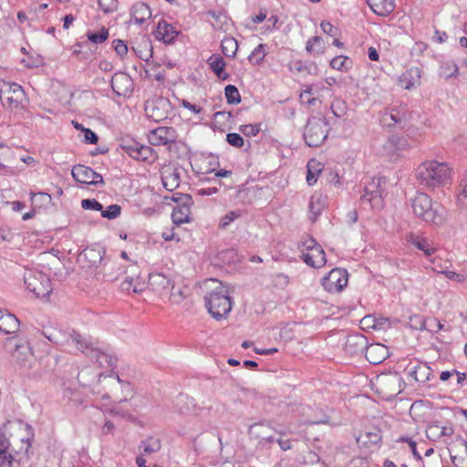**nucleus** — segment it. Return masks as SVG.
Returning a JSON list of instances; mask_svg holds the SVG:
<instances>
[{
  "label": "nucleus",
  "mask_w": 467,
  "mask_h": 467,
  "mask_svg": "<svg viewBox=\"0 0 467 467\" xmlns=\"http://www.w3.org/2000/svg\"><path fill=\"white\" fill-rule=\"evenodd\" d=\"M102 377V373H99L92 368L86 367L82 368L78 374V381L83 387H90L93 383L99 382Z\"/></svg>",
  "instance_id": "nucleus-26"
},
{
  "label": "nucleus",
  "mask_w": 467,
  "mask_h": 467,
  "mask_svg": "<svg viewBox=\"0 0 467 467\" xmlns=\"http://www.w3.org/2000/svg\"><path fill=\"white\" fill-rule=\"evenodd\" d=\"M193 407V400L187 395L179 394L174 400V408L179 413H189Z\"/></svg>",
  "instance_id": "nucleus-34"
},
{
  "label": "nucleus",
  "mask_w": 467,
  "mask_h": 467,
  "mask_svg": "<svg viewBox=\"0 0 467 467\" xmlns=\"http://www.w3.org/2000/svg\"><path fill=\"white\" fill-rule=\"evenodd\" d=\"M186 297L184 289L181 287H175L174 285L171 289L170 300L173 304H180Z\"/></svg>",
  "instance_id": "nucleus-54"
},
{
  "label": "nucleus",
  "mask_w": 467,
  "mask_h": 467,
  "mask_svg": "<svg viewBox=\"0 0 467 467\" xmlns=\"http://www.w3.org/2000/svg\"><path fill=\"white\" fill-rule=\"evenodd\" d=\"M84 142L88 144H97L99 141V136L90 129H83Z\"/></svg>",
  "instance_id": "nucleus-62"
},
{
  "label": "nucleus",
  "mask_w": 467,
  "mask_h": 467,
  "mask_svg": "<svg viewBox=\"0 0 467 467\" xmlns=\"http://www.w3.org/2000/svg\"><path fill=\"white\" fill-rule=\"evenodd\" d=\"M421 78V70L417 67H411L400 77V83L405 89H410L420 85Z\"/></svg>",
  "instance_id": "nucleus-23"
},
{
  "label": "nucleus",
  "mask_w": 467,
  "mask_h": 467,
  "mask_svg": "<svg viewBox=\"0 0 467 467\" xmlns=\"http://www.w3.org/2000/svg\"><path fill=\"white\" fill-rule=\"evenodd\" d=\"M288 283L289 277L283 273H277L273 276V284L276 288L284 289Z\"/></svg>",
  "instance_id": "nucleus-56"
},
{
  "label": "nucleus",
  "mask_w": 467,
  "mask_h": 467,
  "mask_svg": "<svg viewBox=\"0 0 467 467\" xmlns=\"http://www.w3.org/2000/svg\"><path fill=\"white\" fill-rule=\"evenodd\" d=\"M386 150L392 154L397 150H404L409 148V143L406 138L401 136H391L384 145Z\"/></svg>",
  "instance_id": "nucleus-31"
},
{
  "label": "nucleus",
  "mask_w": 467,
  "mask_h": 467,
  "mask_svg": "<svg viewBox=\"0 0 467 467\" xmlns=\"http://www.w3.org/2000/svg\"><path fill=\"white\" fill-rule=\"evenodd\" d=\"M348 274L346 269L334 268L322 278L321 284L329 293H337L347 286Z\"/></svg>",
  "instance_id": "nucleus-9"
},
{
  "label": "nucleus",
  "mask_w": 467,
  "mask_h": 467,
  "mask_svg": "<svg viewBox=\"0 0 467 467\" xmlns=\"http://www.w3.org/2000/svg\"><path fill=\"white\" fill-rule=\"evenodd\" d=\"M111 88L118 96L129 97L133 90V80L126 73L118 72L111 78Z\"/></svg>",
  "instance_id": "nucleus-12"
},
{
  "label": "nucleus",
  "mask_w": 467,
  "mask_h": 467,
  "mask_svg": "<svg viewBox=\"0 0 467 467\" xmlns=\"http://www.w3.org/2000/svg\"><path fill=\"white\" fill-rule=\"evenodd\" d=\"M92 354V357L96 358V361L99 363L100 367L114 368L117 365L118 359L113 355L100 351L98 348H95Z\"/></svg>",
  "instance_id": "nucleus-35"
},
{
  "label": "nucleus",
  "mask_w": 467,
  "mask_h": 467,
  "mask_svg": "<svg viewBox=\"0 0 467 467\" xmlns=\"http://www.w3.org/2000/svg\"><path fill=\"white\" fill-rule=\"evenodd\" d=\"M208 64L213 73L221 79L225 80L229 78V74L224 71L225 62L220 56H212L208 59Z\"/></svg>",
  "instance_id": "nucleus-30"
},
{
  "label": "nucleus",
  "mask_w": 467,
  "mask_h": 467,
  "mask_svg": "<svg viewBox=\"0 0 467 467\" xmlns=\"http://www.w3.org/2000/svg\"><path fill=\"white\" fill-rule=\"evenodd\" d=\"M271 431V428L267 423L258 422L250 426L248 433L251 438L256 440H265L266 434Z\"/></svg>",
  "instance_id": "nucleus-36"
},
{
  "label": "nucleus",
  "mask_w": 467,
  "mask_h": 467,
  "mask_svg": "<svg viewBox=\"0 0 467 467\" xmlns=\"http://www.w3.org/2000/svg\"><path fill=\"white\" fill-rule=\"evenodd\" d=\"M325 203L321 194H314L309 202L308 208L310 213L313 215L311 220L316 221L317 217L321 214Z\"/></svg>",
  "instance_id": "nucleus-38"
},
{
  "label": "nucleus",
  "mask_w": 467,
  "mask_h": 467,
  "mask_svg": "<svg viewBox=\"0 0 467 467\" xmlns=\"http://www.w3.org/2000/svg\"><path fill=\"white\" fill-rule=\"evenodd\" d=\"M266 56L265 46L258 45L249 55L248 60L255 65H260Z\"/></svg>",
  "instance_id": "nucleus-43"
},
{
  "label": "nucleus",
  "mask_w": 467,
  "mask_h": 467,
  "mask_svg": "<svg viewBox=\"0 0 467 467\" xmlns=\"http://www.w3.org/2000/svg\"><path fill=\"white\" fill-rule=\"evenodd\" d=\"M240 131L246 137L256 136L260 132V124H246L240 127Z\"/></svg>",
  "instance_id": "nucleus-55"
},
{
  "label": "nucleus",
  "mask_w": 467,
  "mask_h": 467,
  "mask_svg": "<svg viewBox=\"0 0 467 467\" xmlns=\"http://www.w3.org/2000/svg\"><path fill=\"white\" fill-rule=\"evenodd\" d=\"M407 241L417 249L422 251L424 255L427 257L432 255L437 250V248L431 241L418 234H410L407 238Z\"/></svg>",
  "instance_id": "nucleus-20"
},
{
  "label": "nucleus",
  "mask_w": 467,
  "mask_h": 467,
  "mask_svg": "<svg viewBox=\"0 0 467 467\" xmlns=\"http://www.w3.org/2000/svg\"><path fill=\"white\" fill-rule=\"evenodd\" d=\"M426 435L429 440L433 441L441 439L440 432V424L437 421L429 424L426 429Z\"/></svg>",
  "instance_id": "nucleus-51"
},
{
  "label": "nucleus",
  "mask_w": 467,
  "mask_h": 467,
  "mask_svg": "<svg viewBox=\"0 0 467 467\" xmlns=\"http://www.w3.org/2000/svg\"><path fill=\"white\" fill-rule=\"evenodd\" d=\"M163 187L168 191H173L180 184V173L176 171L166 170L161 176Z\"/></svg>",
  "instance_id": "nucleus-33"
},
{
  "label": "nucleus",
  "mask_w": 467,
  "mask_h": 467,
  "mask_svg": "<svg viewBox=\"0 0 467 467\" xmlns=\"http://www.w3.org/2000/svg\"><path fill=\"white\" fill-rule=\"evenodd\" d=\"M302 260L313 268H319L327 262L326 254L320 244L313 238L301 243Z\"/></svg>",
  "instance_id": "nucleus-7"
},
{
  "label": "nucleus",
  "mask_w": 467,
  "mask_h": 467,
  "mask_svg": "<svg viewBox=\"0 0 467 467\" xmlns=\"http://www.w3.org/2000/svg\"><path fill=\"white\" fill-rule=\"evenodd\" d=\"M121 213V206L119 204H111L106 210L102 208L101 216L108 220H113L119 217Z\"/></svg>",
  "instance_id": "nucleus-48"
},
{
  "label": "nucleus",
  "mask_w": 467,
  "mask_h": 467,
  "mask_svg": "<svg viewBox=\"0 0 467 467\" xmlns=\"http://www.w3.org/2000/svg\"><path fill=\"white\" fill-rule=\"evenodd\" d=\"M409 375L411 376L415 381L424 384L431 379L432 376V369L427 363L419 362L409 370Z\"/></svg>",
  "instance_id": "nucleus-22"
},
{
  "label": "nucleus",
  "mask_w": 467,
  "mask_h": 467,
  "mask_svg": "<svg viewBox=\"0 0 467 467\" xmlns=\"http://www.w3.org/2000/svg\"><path fill=\"white\" fill-rule=\"evenodd\" d=\"M442 69L445 71L446 78L456 77L459 73L458 66L455 63H447L442 67Z\"/></svg>",
  "instance_id": "nucleus-63"
},
{
  "label": "nucleus",
  "mask_w": 467,
  "mask_h": 467,
  "mask_svg": "<svg viewBox=\"0 0 467 467\" xmlns=\"http://www.w3.org/2000/svg\"><path fill=\"white\" fill-rule=\"evenodd\" d=\"M164 200H171L174 202L177 203L176 206H185V205H192L193 201L190 194L187 193H181V192H175L171 197L165 196L163 198Z\"/></svg>",
  "instance_id": "nucleus-42"
},
{
  "label": "nucleus",
  "mask_w": 467,
  "mask_h": 467,
  "mask_svg": "<svg viewBox=\"0 0 467 467\" xmlns=\"http://www.w3.org/2000/svg\"><path fill=\"white\" fill-rule=\"evenodd\" d=\"M81 207L84 210L98 211L101 213L103 205L96 199H84L81 201Z\"/></svg>",
  "instance_id": "nucleus-53"
},
{
  "label": "nucleus",
  "mask_w": 467,
  "mask_h": 467,
  "mask_svg": "<svg viewBox=\"0 0 467 467\" xmlns=\"http://www.w3.org/2000/svg\"><path fill=\"white\" fill-rule=\"evenodd\" d=\"M161 449V441L157 437H148V453L155 452Z\"/></svg>",
  "instance_id": "nucleus-64"
},
{
  "label": "nucleus",
  "mask_w": 467,
  "mask_h": 467,
  "mask_svg": "<svg viewBox=\"0 0 467 467\" xmlns=\"http://www.w3.org/2000/svg\"><path fill=\"white\" fill-rule=\"evenodd\" d=\"M330 108L333 114L337 118L343 117L347 112L346 102L339 99H334Z\"/></svg>",
  "instance_id": "nucleus-49"
},
{
  "label": "nucleus",
  "mask_w": 467,
  "mask_h": 467,
  "mask_svg": "<svg viewBox=\"0 0 467 467\" xmlns=\"http://www.w3.org/2000/svg\"><path fill=\"white\" fill-rule=\"evenodd\" d=\"M367 347V337L360 334H355L348 337L345 344V350L354 356L365 353Z\"/></svg>",
  "instance_id": "nucleus-18"
},
{
  "label": "nucleus",
  "mask_w": 467,
  "mask_h": 467,
  "mask_svg": "<svg viewBox=\"0 0 467 467\" xmlns=\"http://www.w3.org/2000/svg\"><path fill=\"white\" fill-rule=\"evenodd\" d=\"M11 441L0 429V467H12L14 455L8 451Z\"/></svg>",
  "instance_id": "nucleus-21"
},
{
  "label": "nucleus",
  "mask_w": 467,
  "mask_h": 467,
  "mask_svg": "<svg viewBox=\"0 0 467 467\" xmlns=\"http://www.w3.org/2000/svg\"><path fill=\"white\" fill-rule=\"evenodd\" d=\"M170 285L169 279L162 274L155 273L148 275V287L156 292L166 289Z\"/></svg>",
  "instance_id": "nucleus-29"
},
{
  "label": "nucleus",
  "mask_w": 467,
  "mask_h": 467,
  "mask_svg": "<svg viewBox=\"0 0 467 467\" xmlns=\"http://www.w3.org/2000/svg\"><path fill=\"white\" fill-rule=\"evenodd\" d=\"M176 140V133L171 127H158L150 130L148 142L154 146L167 145Z\"/></svg>",
  "instance_id": "nucleus-11"
},
{
  "label": "nucleus",
  "mask_w": 467,
  "mask_h": 467,
  "mask_svg": "<svg viewBox=\"0 0 467 467\" xmlns=\"http://www.w3.org/2000/svg\"><path fill=\"white\" fill-rule=\"evenodd\" d=\"M328 123L324 118H312L305 127L304 139L309 147H318L327 139Z\"/></svg>",
  "instance_id": "nucleus-6"
},
{
  "label": "nucleus",
  "mask_w": 467,
  "mask_h": 467,
  "mask_svg": "<svg viewBox=\"0 0 467 467\" xmlns=\"http://www.w3.org/2000/svg\"><path fill=\"white\" fill-rule=\"evenodd\" d=\"M224 94L229 104H238L241 102V96L235 86L227 85L224 88Z\"/></svg>",
  "instance_id": "nucleus-45"
},
{
  "label": "nucleus",
  "mask_w": 467,
  "mask_h": 467,
  "mask_svg": "<svg viewBox=\"0 0 467 467\" xmlns=\"http://www.w3.org/2000/svg\"><path fill=\"white\" fill-rule=\"evenodd\" d=\"M122 147L131 158L135 160H146V157H142V150L144 149L143 144L137 141H130L126 142Z\"/></svg>",
  "instance_id": "nucleus-39"
},
{
  "label": "nucleus",
  "mask_w": 467,
  "mask_h": 467,
  "mask_svg": "<svg viewBox=\"0 0 467 467\" xmlns=\"http://www.w3.org/2000/svg\"><path fill=\"white\" fill-rule=\"evenodd\" d=\"M407 119L406 109L404 107L387 109L381 113L380 121L386 127L404 125Z\"/></svg>",
  "instance_id": "nucleus-14"
},
{
  "label": "nucleus",
  "mask_w": 467,
  "mask_h": 467,
  "mask_svg": "<svg viewBox=\"0 0 467 467\" xmlns=\"http://www.w3.org/2000/svg\"><path fill=\"white\" fill-rule=\"evenodd\" d=\"M121 288H122V290H126V291H130L132 289V291L136 294H141L145 290V286L143 284H140L139 282L133 284L132 278H130V279L127 278L121 284Z\"/></svg>",
  "instance_id": "nucleus-50"
},
{
  "label": "nucleus",
  "mask_w": 467,
  "mask_h": 467,
  "mask_svg": "<svg viewBox=\"0 0 467 467\" xmlns=\"http://www.w3.org/2000/svg\"><path fill=\"white\" fill-rule=\"evenodd\" d=\"M150 101L148 100V103ZM150 108L151 113H148V119L150 118L153 121L158 122L167 118L168 110L170 108L169 100L160 96L151 100L150 105L148 104V110Z\"/></svg>",
  "instance_id": "nucleus-16"
},
{
  "label": "nucleus",
  "mask_w": 467,
  "mask_h": 467,
  "mask_svg": "<svg viewBox=\"0 0 467 467\" xmlns=\"http://www.w3.org/2000/svg\"><path fill=\"white\" fill-rule=\"evenodd\" d=\"M105 251L99 247H87L78 257V261L82 267H98L103 260Z\"/></svg>",
  "instance_id": "nucleus-13"
},
{
  "label": "nucleus",
  "mask_w": 467,
  "mask_h": 467,
  "mask_svg": "<svg viewBox=\"0 0 467 467\" xmlns=\"http://www.w3.org/2000/svg\"><path fill=\"white\" fill-rule=\"evenodd\" d=\"M19 319L11 313L5 314L4 317H2V320L0 321V331L7 335L16 333L19 330Z\"/></svg>",
  "instance_id": "nucleus-28"
},
{
  "label": "nucleus",
  "mask_w": 467,
  "mask_h": 467,
  "mask_svg": "<svg viewBox=\"0 0 467 467\" xmlns=\"http://www.w3.org/2000/svg\"><path fill=\"white\" fill-rule=\"evenodd\" d=\"M46 337L56 345H65L69 343V334L65 335L60 331L54 330L50 334H45Z\"/></svg>",
  "instance_id": "nucleus-47"
},
{
  "label": "nucleus",
  "mask_w": 467,
  "mask_h": 467,
  "mask_svg": "<svg viewBox=\"0 0 467 467\" xmlns=\"http://www.w3.org/2000/svg\"><path fill=\"white\" fill-rule=\"evenodd\" d=\"M112 46L117 53L120 57H123L128 53V46L127 44L120 40V39H115L112 42Z\"/></svg>",
  "instance_id": "nucleus-60"
},
{
  "label": "nucleus",
  "mask_w": 467,
  "mask_h": 467,
  "mask_svg": "<svg viewBox=\"0 0 467 467\" xmlns=\"http://www.w3.org/2000/svg\"><path fill=\"white\" fill-rule=\"evenodd\" d=\"M241 216V213L238 211H231L226 213L221 220L220 226L222 228L227 227L232 222Z\"/></svg>",
  "instance_id": "nucleus-59"
},
{
  "label": "nucleus",
  "mask_w": 467,
  "mask_h": 467,
  "mask_svg": "<svg viewBox=\"0 0 467 467\" xmlns=\"http://www.w3.org/2000/svg\"><path fill=\"white\" fill-rule=\"evenodd\" d=\"M179 32L167 22H159L153 35L156 39L161 40L164 44H171L173 42Z\"/></svg>",
  "instance_id": "nucleus-19"
},
{
  "label": "nucleus",
  "mask_w": 467,
  "mask_h": 467,
  "mask_svg": "<svg viewBox=\"0 0 467 467\" xmlns=\"http://www.w3.org/2000/svg\"><path fill=\"white\" fill-rule=\"evenodd\" d=\"M226 141L234 147L241 148L244 145V139L243 137L234 132L228 133L226 135Z\"/></svg>",
  "instance_id": "nucleus-58"
},
{
  "label": "nucleus",
  "mask_w": 467,
  "mask_h": 467,
  "mask_svg": "<svg viewBox=\"0 0 467 467\" xmlns=\"http://www.w3.org/2000/svg\"><path fill=\"white\" fill-rule=\"evenodd\" d=\"M26 430L28 431L27 436L21 437L19 440V444H16V440H13V441H11V451L20 456L18 460L19 462L22 461L24 458L28 459L29 455L32 453L31 440L34 434L32 432V428L29 425H26Z\"/></svg>",
  "instance_id": "nucleus-15"
},
{
  "label": "nucleus",
  "mask_w": 467,
  "mask_h": 467,
  "mask_svg": "<svg viewBox=\"0 0 467 467\" xmlns=\"http://www.w3.org/2000/svg\"><path fill=\"white\" fill-rule=\"evenodd\" d=\"M312 95H313L312 88L308 87L306 89H305L304 91H302L300 93L299 99H300L301 103H305L309 106L314 105L317 99L312 97Z\"/></svg>",
  "instance_id": "nucleus-57"
},
{
  "label": "nucleus",
  "mask_w": 467,
  "mask_h": 467,
  "mask_svg": "<svg viewBox=\"0 0 467 467\" xmlns=\"http://www.w3.org/2000/svg\"><path fill=\"white\" fill-rule=\"evenodd\" d=\"M222 51L226 57H234L238 49V43L234 37H224L221 43Z\"/></svg>",
  "instance_id": "nucleus-41"
},
{
  "label": "nucleus",
  "mask_w": 467,
  "mask_h": 467,
  "mask_svg": "<svg viewBox=\"0 0 467 467\" xmlns=\"http://www.w3.org/2000/svg\"><path fill=\"white\" fill-rule=\"evenodd\" d=\"M88 39L94 44H100L106 41L109 37V30L106 27H102L99 31H88L87 32Z\"/></svg>",
  "instance_id": "nucleus-44"
},
{
  "label": "nucleus",
  "mask_w": 467,
  "mask_h": 467,
  "mask_svg": "<svg viewBox=\"0 0 467 467\" xmlns=\"http://www.w3.org/2000/svg\"><path fill=\"white\" fill-rule=\"evenodd\" d=\"M451 169L446 162L427 161L416 170L418 182L428 190H434L446 185L451 181Z\"/></svg>",
  "instance_id": "nucleus-2"
},
{
  "label": "nucleus",
  "mask_w": 467,
  "mask_h": 467,
  "mask_svg": "<svg viewBox=\"0 0 467 467\" xmlns=\"http://www.w3.org/2000/svg\"><path fill=\"white\" fill-rule=\"evenodd\" d=\"M70 340L75 343L78 350L87 355L92 354L96 348L88 337L80 335L75 330H72V332L69 333V341Z\"/></svg>",
  "instance_id": "nucleus-25"
},
{
  "label": "nucleus",
  "mask_w": 467,
  "mask_h": 467,
  "mask_svg": "<svg viewBox=\"0 0 467 467\" xmlns=\"http://www.w3.org/2000/svg\"><path fill=\"white\" fill-rule=\"evenodd\" d=\"M370 9L378 16H387L395 8L394 0H367Z\"/></svg>",
  "instance_id": "nucleus-24"
},
{
  "label": "nucleus",
  "mask_w": 467,
  "mask_h": 467,
  "mask_svg": "<svg viewBox=\"0 0 467 467\" xmlns=\"http://www.w3.org/2000/svg\"><path fill=\"white\" fill-rule=\"evenodd\" d=\"M191 206H175L171 213V219L174 224L181 225L190 222Z\"/></svg>",
  "instance_id": "nucleus-32"
},
{
  "label": "nucleus",
  "mask_w": 467,
  "mask_h": 467,
  "mask_svg": "<svg viewBox=\"0 0 467 467\" xmlns=\"http://www.w3.org/2000/svg\"><path fill=\"white\" fill-rule=\"evenodd\" d=\"M98 4L104 14L113 13L118 8V0H98Z\"/></svg>",
  "instance_id": "nucleus-52"
},
{
  "label": "nucleus",
  "mask_w": 467,
  "mask_h": 467,
  "mask_svg": "<svg viewBox=\"0 0 467 467\" xmlns=\"http://www.w3.org/2000/svg\"><path fill=\"white\" fill-rule=\"evenodd\" d=\"M0 100L4 107L11 110L24 109L26 101L22 87L15 82L0 81Z\"/></svg>",
  "instance_id": "nucleus-4"
},
{
  "label": "nucleus",
  "mask_w": 467,
  "mask_h": 467,
  "mask_svg": "<svg viewBox=\"0 0 467 467\" xmlns=\"http://www.w3.org/2000/svg\"><path fill=\"white\" fill-rule=\"evenodd\" d=\"M433 271L437 272V273H440V274H442L448 279L455 280L458 283H461V282L464 281V277H463L462 275L458 274V273L453 272V271H444V270H440V269H437V268H433Z\"/></svg>",
  "instance_id": "nucleus-61"
},
{
  "label": "nucleus",
  "mask_w": 467,
  "mask_h": 467,
  "mask_svg": "<svg viewBox=\"0 0 467 467\" xmlns=\"http://www.w3.org/2000/svg\"><path fill=\"white\" fill-rule=\"evenodd\" d=\"M348 62H349V64H351V62L349 61V58L348 57L337 56V57H335L330 61V67L333 69L347 71L350 67V65H348Z\"/></svg>",
  "instance_id": "nucleus-46"
},
{
  "label": "nucleus",
  "mask_w": 467,
  "mask_h": 467,
  "mask_svg": "<svg viewBox=\"0 0 467 467\" xmlns=\"http://www.w3.org/2000/svg\"><path fill=\"white\" fill-rule=\"evenodd\" d=\"M306 49L312 55L323 54L326 49L325 41L321 36H313L307 40Z\"/></svg>",
  "instance_id": "nucleus-37"
},
{
  "label": "nucleus",
  "mask_w": 467,
  "mask_h": 467,
  "mask_svg": "<svg viewBox=\"0 0 467 467\" xmlns=\"http://www.w3.org/2000/svg\"><path fill=\"white\" fill-rule=\"evenodd\" d=\"M146 4L139 2L132 5L130 9V22L133 20L136 24L141 25L145 22Z\"/></svg>",
  "instance_id": "nucleus-40"
},
{
  "label": "nucleus",
  "mask_w": 467,
  "mask_h": 467,
  "mask_svg": "<svg viewBox=\"0 0 467 467\" xmlns=\"http://www.w3.org/2000/svg\"><path fill=\"white\" fill-rule=\"evenodd\" d=\"M204 285L208 289L204 296L208 312L216 320L226 318L233 307L228 285L213 278L206 280Z\"/></svg>",
  "instance_id": "nucleus-1"
},
{
  "label": "nucleus",
  "mask_w": 467,
  "mask_h": 467,
  "mask_svg": "<svg viewBox=\"0 0 467 467\" xmlns=\"http://www.w3.org/2000/svg\"><path fill=\"white\" fill-rule=\"evenodd\" d=\"M26 288L36 297H47L52 292L51 281L42 271L27 269L24 275Z\"/></svg>",
  "instance_id": "nucleus-5"
},
{
  "label": "nucleus",
  "mask_w": 467,
  "mask_h": 467,
  "mask_svg": "<svg viewBox=\"0 0 467 467\" xmlns=\"http://www.w3.org/2000/svg\"><path fill=\"white\" fill-rule=\"evenodd\" d=\"M71 174L76 182L83 184L98 186L105 183L100 173L85 165H75L72 168Z\"/></svg>",
  "instance_id": "nucleus-10"
},
{
  "label": "nucleus",
  "mask_w": 467,
  "mask_h": 467,
  "mask_svg": "<svg viewBox=\"0 0 467 467\" xmlns=\"http://www.w3.org/2000/svg\"><path fill=\"white\" fill-rule=\"evenodd\" d=\"M4 350L10 354L18 363H24L30 354L26 340L18 335L6 337L3 343Z\"/></svg>",
  "instance_id": "nucleus-8"
},
{
  "label": "nucleus",
  "mask_w": 467,
  "mask_h": 467,
  "mask_svg": "<svg viewBox=\"0 0 467 467\" xmlns=\"http://www.w3.org/2000/svg\"><path fill=\"white\" fill-rule=\"evenodd\" d=\"M389 356V349L386 346L375 343L371 345H368L365 350V357L367 360L374 365L380 364L383 362Z\"/></svg>",
  "instance_id": "nucleus-17"
},
{
  "label": "nucleus",
  "mask_w": 467,
  "mask_h": 467,
  "mask_svg": "<svg viewBox=\"0 0 467 467\" xmlns=\"http://www.w3.org/2000/svg\"><path fill=\"white\" fill-rule=\"evenodd\" d=\"M414 214L426 223L440 224L442 215L440 213L441 205L433 202L432 199L424 192H419L411 201Z\"/></svg>",
  "instance_id": "nucleus-3"
},
{
  "label": "nucleus",
  "mask_w": 467,
  "mask_h": 467,
  "mask_svg": "<svg viewBox=\"0 0 467 467\" xmlns=\"http://www.w3.org/2000/svg\"><path fill=\"white\" fill-rule=\"evenodd\" d=\"M381 179H373L370 183L365 186V193L362 195V200H367L369 202L381 199L383 190L380 188Z\"/></svg>",
  "instance_id": "nucleus-27"
}]
</instances>
